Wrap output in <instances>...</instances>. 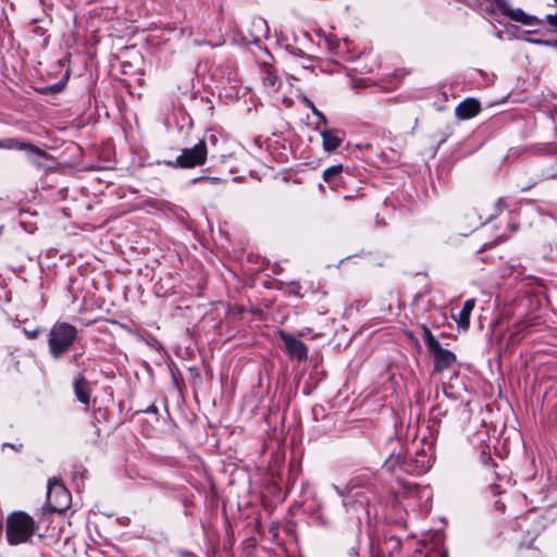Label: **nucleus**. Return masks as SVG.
Returning a JSON list of instances; mask_svg holds the SVG:
<instances>
[{
	"label": "nucleus",
	"mask_w": 557,
	"mask_h": 557,
	"mask_svg": "<svg viewBox=\"0 0 557 557\" xmlns=\"http://www.w3.org/2000/svg\"><path fill=\"white\" fill-rule=\"evenodd\" d=\"M35 532L34 519L25 512H15L7 521V540L11 545L26 543Z\"/></svg>",
	"instance_id": "nucleus-2"
},
{
	"label": "nucleus",
	"mask_w": 557,
	"mask_h": 557,
	"mask_svg": "<svg viewBox=\"0 0 557 557\" xmlns=\"http://www.w3.org/2000/svg\"><path fill=\"white\" fill-rule=\"evenodd\" d=\"M320 135L323 149L327 152L335 151L344 141V132L338 128L323 129Z\"/></svg>",
	"instance_id": "nucleus-8"
},
{
	"label": "nucleus",
	"mask_w": 557,
	"mask_h": 557,
	"mask_svg": "<svg viewBox=\"0 0 557 557\" xmlns=\"http://www.w3.org/2000/svg\"><path fill=\"white\" fill-rule=\"evenodd\" d=\"M475 300L474 299H468L463 302V306L461 310L458 312L457 315H454V319L456 320L457 324L463 329H467L470 323V315L474 308Z\"/></svg>",
	"instance_id": "nucleus-14"
},
{
	"label": "nucleus",
	"mask_w": 557,
	"mask_h": 557,
	"mask_svg": "<svg viewBox=\"0 0 557 557\" xmlns=\"http://www.w3.org/2000/svg\"><path fill=\"white\" fill-rule=\"evenodd\" d=\"M504 15L527 26H534L541 23L537 17L525 14L521 9L512 10L509 7L508 11H506Z\"/></svg>",
	"instance_id": "nucleus-13"
},
{
	"label": "nucleus",
	"mask_w": 557,
	"mask_h": 557,
	"mask_svg": "<svg viewBox=\"0 0 557 557\" xmlns=\"http://www.w3.org/2000/svg\"><path fill=\"white\" fill-rule=\"evenodd\" d=\"M530 187H531V186L522 187V188H521V190H522V191H527V190H529V189H530Z\"/></svg>",
	"instance_id": "nucleus-26"
},
{
	"label": "nucleus",
	"mask_w": 557,
	"mask_h": 557,
	"mask_svg": "<svg viewBox=\"0 0 557 557\" xmlns=\"http://www.w3.org/2000/svg\"><path fill=\"white\" fill-rule=\"evenodd\" d=\"M60 89H61V85L60 84H55L54 86L51 87L52 91H59Z\"/></svg>",
	"instance_id": "nucleus-25"
},
{
	"label": "nucleus",
	"mask_w": 557,
	"mask_h": 557,
	"mask_svg": "<svg viewBox=\"0 0 557 557\" xmlns=\"http://www.w3.org/2000/svg\"><path fill=\"white\" fill-rule=\"evenodd\" d=\"M480 110V102L473 98H468L456 107L455 113L457 117L468 120L475 116Z\"/></svg>",
	"instance_id": "nucleus-10"
},
{
	"label": "nucleus",
	"mask_w": 557,
	"mask_h": 557,
	"mask_svg": "<svg viewBox=\"0 0 557 557\" xmlns=\"http://www.w3.org/2000/svg\"><path fill=\"white\" fill-rule=\"evenodd\" d=\"M2 447H10L12 448L13 450L15 451H21L22 448H23V444L18 443V444H11V443H3Z\"/></svg>",
	"instance_id": "nucleus-21"
},
{
	"label": "nucleus",
	"mask_w": 557,
	"mask_h": 557,
	"mask_svg": "<svg viewBox=\"0 0 557 557\" xmlns=\"http://www.w3.org/2000/svg\"><path fill=\"white\" fill-rule=\"evenodd\" d=\"M24 333H25V335L29 339H35V338H37L40 335L41 329L40 327H36V329L32 330V331H28V330L25 329Z\"/></svg>",
	"instance_id": "nucleus-19"
},
{
	"label": "nucleus",
	"mask_w": 557,
	"mask_h": 557,
	"mask_svg": "<svg viewBox=\"0 0 557 557\" xmlns=\"http://www.w3.org/2000/svg\"><path fill=\"white\" fill-rule=\"evenodd\" d=\"M77 338V329L66 322H57L49 332V352L54 359H60Z\"/></svg>",
	"instance_id": "nucleus-1"
},
{
	"label": "nucleus",
	"mask_w": 557,
	"mask_h": 557,
	"mask_svg": "<svg viewBox=\"0 0 557 557\" xmlns=\"http://www.w3.org/2000/svg\"><path fill=\"white\" fill-rule=\"evenodd\" d=\"M546 21L550 26L557 28V13L546 15Z\"/></svg>",
	"instance_id": "nucleus-20"
},
{
	"label": "nucleus",
	"mask_w": 557,
	"mask_h": 557,
	"mask_svg": "<svg viewBox=\"0 0 557 557\" xmlns=\"http://www.w3.org/2000/svg\"><path fill=\"white\" fill-rule=\"evenodd\" d=\"M342 172V164L332 165L323 171V178L329 184L336 183L341 177Z\"/></svg>",
	"instance_id": "nucleus-16"
},
{
	"label": "nucleus",
	"mask_w": 557,
	"mask_h": 557,
	"mask_svg": "<svg viewBox=\"0 0 557 557\" xmlns=\"http://www.w3.org/2000/svg\"><path fill=\"white\" fill-rule=\"evenodd\" d=\"M443 557H446V556H443Z\"/></svg>",
	"instance_id": "nucleus-29"
},
{
	"label": "nucleus",
	"mask_w": 557,
	"mask_h": 557,
	"mask_svg": "<svg viewBox=\"0 0 557 557\" xmlns=\"http://www.w3.org/2000/svg\"><path fill=\"white\" fill-rule=\"evenodd\" d=\"M78 357H79L78 355L74 356V357H73V362H77Z\"/></svg>",
	"instance_id": "nucleus-27"
},
{
	"label": "nucleus",
	"mask_w": 557,
	"mask_h": 557,
	"mask_svg": "<svg viewBox=\"0 0 557 557\" xmlns=\"http://www.w3.org/2000/svg\"><path fill=\"white\" fill-rule=\"evenodd\" d=\"M422 334H423V339L428 346V349L429 351L433 350L434 348H436L440 343L433 336L431 330L425 326V325H422Z\"/></svg>",
	"instance_id": "nucleus-17"
},
{
	"label": "nucleus",
	"mask_w": 557,
	"mask_h": 557,
	"mask_svg": "<svg viewBox=\"0 0 557 557\" xmlns=\"http://www.w3.org/2000/svg\"><path fill=\"white\" fill-rule=\"evenodd\" d=\"M1 149H13V150H24L29 154L37 156L39 158H48L49 153L42 150L41 148L26 141H22L17 138H4L0 139Z\"/></svg>",
	"instance_id": "nucleus-7"
},
{
	"label": "nucleus",
	"mask_w": 557,
	"mask_h": 557,
	"mask_svg": "<svg viewBox=\"0 0 557 557\" xmlns=\"http://www.w3.org/2000/svg\"><path fill=\"white\" fill-rule=\"evenodd\" d=\"M207 143L201 139L195 146L184 148L176 159L164 161V163L170 168L193 169L203 165L207 161Z\"/></svg>",
	"instance_id": "nucleus-4"
},
{
	"label": "nucleus",
	"mask_w": 557,
	"mask_h": 557,
	"mask_svg": "<svg viewBox=\"0 0 557 557\" xmlns=\"http://www.w3.org/2000/svg\"><path fill=\"white\" fill-rule=\"evenodd\" d=\"M301 102L308 108L311 110V112L323 123V124H326L327 123V120L325 117V115L323 114V112H321L315 106L314 103L307 97V96H302L301 97Z\"/></svg>",
	"instance_id": "nucleus-18"
},
{
	"label": "nucleus",
	"mask_w": 557,
	"mask_h": 557,
	"mask_svg": "<svg viewBox=\"0 0 557 557\" xmlns=\"http://www.w3.org/2000/svg\"><path fill=\"white\" fill-rule=\"evenodd\" d=\"M261 81H262L263 86L271 90H277L281 86L280 77L275 74L273 69L268 64H263L261 66Z\"/></svg>",
	"instance_id": "nucleus-12"
},
{
	"label": "nucleus",
	"mask_w": 557,
	"mask_h": 557,
	"mask_svg": "<svg viewBox=\"0 0 557 557\" xmlns=\"http://www.w3.org/2000/svg\"><path fill=\"white\" fill-rule=\"evenodd\" d=\"M202 180H207V181H211V182H220V178L219 177H208V176H200V177H196L191 181L193 184H196Z\"/></svg>",
	"instance_id": "nucleus-22"
},
{
	"label": "nucleus",
	"mask_w": 557,
	"mask_h": 557,
	"mask_svg": "<svg viewBox=\"0 0 557 557\" xmlns=\"http://www.w3.org/2000/svg\"><path fill=\"white\" fill-rule=\"evenodd\" d=\"M430 352L435 358L434 369L437 372L448 369L456 361L455 354L450 350L444 349L441 344Z\"/></svg>",
	"instance_id": "nucleus-9"
},
{
	"label": "nucleus",
	"mask_w": 557,
	"mask_h": 557,
	"mask_svg": "<svg viewBox=\"0 0 557 557\" xmlns=\"http://www.w3.org/2000/svg\"><path fill=\"white\" fill-rule=\"evenodd\" d=\"M47 502L53 511L61 512L69 506L70 493L57 479L48 481Z\"/></svg>",
	"instance_id": "nucleus-5"
},
{
	"label": "nucleus",
	"mask_w": 557,
	"mask_h": 557,
	"mask_svg": "<svg viewBox=\"0 0 557 557\" xmlns=\"http://www.w3.org/2000/svg\"><path fill=\"white\" fill-rule=\"evenodd\" d=\"M145 412L147 413H157L158 412V408L154 406V405H150L146 410Z\"/></svg>",
	"instance_id": "nucleus-24"
},
{
	"label": "nucleus",
	"mask_w": 557,
	"mask_h": 557,
	"mask_svg": "<svg viewBox=\"0 0 557 557\" xmlns=\"http://www.w3.org/2000/svg\"><path fill=\"white\" fill-rule=\"evenodd\" d=\"M392 444L399 446V451L397 454L392 453L386 459L384 468L387 471L394 472L397 467H400L407 473L421 474L430 469L429 460H424L426 457L424 454L418 455V458L414 460L407 461L405 455L403 454L401 443L398 440H395L392 442Z\"/></svg>",
	"instance_id": "nucleus-3"
},
{
	"label": "nucleus",
	"mask_w": 557,
	"mask_h": 557,
	"mask_svg": "<svg viewBox=\"0 0 557 557\" xmlns=\"http://www.w3.org/2000/svg\"><path fill=\"white\" fill-rule=\"evenodd\" d=\"M3 233V226H0V236L2 235Z\"/></svg>",
	"instance_id": "nucleus-28"
},
{
	"label": "nucleus",
	"mask_w": 557,
	"mask_h": 557,
	"mask_svg": "<svg viewBox=\"0 0 557 557\" xmlns=\"http://www.w3.org/2000/svg\"><path fill=\"white\" fill-rule=\"evenodd\" d=\"M280 337L285 345L286 354L289 358L300 362L308 359V347L304 342L285 332H280Z\"/></svg>",
	"instance_id": "nucleus-6"
},
{
	"label": "nucleus",
	"mask_w": 557,
	"mask_h": 557,
	"mask_svg": "<svg viewBox=\"0 0 557 557\" xmlns=\"http://www.w3.org/2000/svg\"><path fill=\"white\" fill-rule=\"evenodd\" d=\"M401 548L400 539L395 535H391L384 540L381 545L382 554L387 553L389 557H394L395 553H398Z\"/></svg>",
	"instance_id": "nucleus-15"
},
{
	"label": "nucleus",
	"mask_w": 557,
	"mask_h": 557,
	"mask_svg": "<svg viewBox=\"0 0 557 557\" xmlns=\"http://www.w3.org/2000/svg\"><path fill=\"white\" fill-rule=\"evenodd\" d=\"M74 393L79 403H82L85 406H89L90 386H89V382L83 375H78L75 379Z\"/></svg>",
	"instance_id": "nucleus-11"
},
{
	"label": "nucleus",
	"mask_w": 557,
	"mask_h": 557,
	"mask_svg": "<svg viewBox=\"0 0 557 557\" xmlns=\"http://www.w3.org/2000/svg\"><path fill=\"white\" fill-rule=\"evenodd\" d=\"M539 44H543L557 49V39L554 40H539Z\"/></svg>",
	"instance_id": "nucleus-23"
}]
</instances>
